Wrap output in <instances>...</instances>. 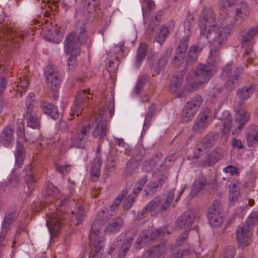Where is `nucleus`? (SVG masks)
<instances>
[{
  "label": "nucleus",
  "instance_id": "13d9d810",
  "mask_svg": "<svg viewBox=\"0 0 258 258\" xmlns=\"http://www.w3.org/2000/svg\"><path fill=\"white\" fill-rule=\"evenodd\" d=\"M188 234V232L187 231H184L180 235L178 238L177 239L175 246H179L184 243L187 237Z\"/></svg>",
  "mask_w": 258,
  "mask_h": 258
},
{
  "label": "nucleus",
  "instance_id": "393cba45",
  "mask_svg": "<svg viewBox=\"0 0 258 258\" xmlns=\"http://www.w3.org/2000/svg\"><path fill=\"white\" fill-rule=\"evenodd\" d=\"M222 157V150L216 148L208 155L206 160L203 163V165L204 166H210L214 165L219 161Z\"/></svg>",
  "mask_w": 258,
  "mask_h": 258
},
{
  "label": "nucleus",
  "instance_id": "20e7f679",
  "mask_svg": "<svg viewBox=\"0 0 258 258\" xmlns=\"http://www.w3.org/2000/svg\"><path fill=\"white\" fill-rule=\"evenodd\" d=\"M103 222L99 219L92 224L90 233L91 250L90 258H101L104 247V239L100 234Z\"/></svg>",
  "mask_w": 258,
  "mask_h": 258
},
{
  "label": "nucleus",
  "instance_id": "79ce46f5",
  "mask_svg": "<svg viewBox=\"0 0 258 258\" xmlns=\"http://www.w3.org/2000/svg\"><path fill=\"white\" fill-rule=\"evenodd\" d=\"M158 204L157 203L156 196L151 200L146 206L144 208L143 211L145 212L149 211L154 212L156 214L160 213L158 209Z\"/></svg>",
  "mask_w": 258,
  "mask_h": 258
},
{
  "label": "nucleus",
  "instance_id": "e2e57ef3",
  "mask_svg": "<svg viewBox=\"0 0 258 258\" xmlns=\"http://www.w3.org/2000/svg\"><path fill=\"white\" fill-rule=\"evenodd\" d=\"M195 82L191 83L190 85L186 86L185 87V90L186 91H187L188 92H193L197 89L198 87L200 85H202L203 84H199V81H196L195 80Z\"/></svg>",
  "mask_w": 258,
  "mask_h": 258
},
{
  "label": "nucleus",
  "instance_id": "5701e85b",
  "mask_svg": "<svg viewBox=\"0 0 258 258\" xmlns=\"http://www.w3.org/2000/svg\"><path fill=\"white\" fill-rule=\"evenodd\" d=\"M183 79L181 77H173L170 84V89L171 93L175 95L176 97H180L182 96V91L181 86Z\"/></svg>",
  "mask_w": 258,
  "mask_h": 258
},
{
  "label": "nucleus",
  "instance_id": "f8f14e48",
  "mask_svg": "<svg viewBox=\"0 0 258 258\" xmlns=\"http://www.w3.org/2000/svg\"><path fill=\"white\" fill-rule=\"evenodd\" d=\"M90 125H84L80 130L70 134L73 143L77 148H84L89 137Z\"/></svg>",
  "mask_w": 258,
  "mask_h": 258
},
{
  "label": "nucleus",
  "instance_id": "4be33fe9",
  "mask_svg": "<svg viewBox=\"0 0 258 258\" xmlns=\"http://www.w3.org/2000/svg\"><path fill=\"white\" fill-rule=\"evenodd\" d=\"M250 116V113L244 109H241L236 112L235 121L237 123V128L239 131H241L244 125L248 121Z\"/></svg>",
  "mask_w": 258,
  "mask_h": 258
},
{
  "label": "nucleus",
  "instance_id": "423d86ee",
  "mask_svg": "<svg viewBox=\"0 0 258 258\" xmlns=\"http://www.w3.org/2000/svg\"><path fill=\"white\" fill-rule=\"evenodd\" d=\"M258 33V27H254L248 31H243L241 34V46L244 51V55L246 57L247 61L251 63L255 57V54L253 51L251 41Z\"/></svg>",
  "mask_w": 258,
  "mask_h": 258
},
{
  "label": "nucleus",
  "instance_id": "603ef678",
  "mask_svg": "<svg viewBox=\"0 0 258 258\" xmlns=\"http://www.w3.org/2000/svg\"><path fill=\"white\" fill-rule=\"evenodd\" d=\"M166 251V246L165 244L162 243L155 248L154 252L157 257H161L165 254Z\"/></svg>",
  "mask_w": 258,
  "mask_h": 258
},
{
  "label": "nucleus",
  "instance_id": "2f4dec72",
  "mask_svg": "<svg viewBox=\"0 0 258 258\" xmlns=\"http://www.w3.org/2000/svg\"><path fill=\"white\" fill-rule=\"evenodd\" d=\"M75 147L70 134L65 137H62L59 141V150L61 153H64L71 148Z\"/></svg>",
  "mask_w": 258,
  "mask_h": 258
},
{
  "label": "nucleus",
  "instance_id": "4468645a",
  "mask_svg": "<svg viewBox=\"0 0 258 258\" xmlns=\"http://www.w3.org/2000/svg\"><path fill=\"white\" fill-rule=\"evenodd\" d=\"M168 233V231L165 227H163L160 229H156L153 230L151 233L150 238L148 237L146 231H143L138 238L135 246L137 249H140L142 247L143 244L148 242L149 239H160Z\"/></svg>",
  "mask_w": 258,
  "mask_h": 258
},
{
  "label": "nucleus",
  "instance_id": "f3484780",
  "mask_svg": "<svg viewBox=\"0 0 258 258\" xmlns=\"http://www.w3.org/2000/svg\"><path fill=\"white\" fill-rule=\"evenodd\" d=\"M62 219L58 212L47 215L46 224L50 232L56 233L58 231L62 225Z\"/></svg>",
  "mask_w": 258,
  "mask_h": 258
},
{
  "label": "nucleus",
  "instance_id": "37998d69",
  "mask_svg": "<svg viewBox=\"0 0 258 258\" xmlns=\"http://www.w3.org/2000/svg\"><path fill=\"white\" fill-rule=\"evenodd\" d=\"M55 166L57 171L61 174H68L71 170V165L67 162L62 164L60 162H56Z\"/></svg>",
  "mask_w": 258,
  "mask_h": 258
},
{
  "label": "nucleus",
  "instance_id": "774afa93",
  "mask_svg": "<svg viewBox=\"0 0 258 258\" xmlns=\"http://www.w3.org/2000/svg\"><path fill=\"white\" fill-rule=\"evenodd\" d=\"M155 166V163L154 161H150L149 162H146L145 163L143 170L146 172H150L151 171L153 168H154Z\"/></svg>",
  "mask_w": 258,
  "mask_h": 258
},
{
  "label": "nucleus",
  "instance_id": "bf43d9fd",
  "mask_svg": "<svg viewBox=\"0 0 258 258\" xmlns=\"http://www.w3.org/2000/svg\"><path fill=\"white\" fill-rule=\"evenodd\" d=\"M148 181V178L147 176H144L142 179L138 181L137 184H138V186L137 189H135L136 190V193L137 195L143 189V186L145 185Z\"/></svg>",
  "mask_w": 258,
  "mask_h": 258
},
{
  "label": "nucleus",
  "instance_id": "de8ad7c7",
  "mask_svg": "<svg viewBox=\"0 0 258 258\" xmlns=\"http://www.w3.org/2000/svg\"><path fill=\"white\" fill-rule=\"evenodd\" d=\"M239 80L238 79V76H232L228 79V81L226 83V87L229 90H232L238 85Z\"/></svg>",
  "mask_w": 258,
  "mask_h": 258
},
{
  "label": "nucleus",
  "instance_id": "8fccbe9b",
  "mask_svg": "<svg viewBox=\"0 0 258 258\" xmlns=\"http://www.w3.org/2000/svg\"><path fill=\"white\" fill-rule=\"evenodd\" d=\"M35 95L33 93H30L26 100V111L28 110H34V102Z\"/></svg>",
  "mask_w": 258,
  "mask_h": 258
},
{
  "label": "nucleus",
  "instance_id": "c03bdc74",
  "mask_svg": "<svg viewBox=\"0 0 258 258\" xmlns=\"http://www.w3.org/2000/svg\"><path fill=\"white\" fill-rule=\"evenodd\" d=\"M189 36L188 33H186V35L184 36L180 41L177 50L186 53V50L188 46Z\"/></svg>",
  "mask_w": 258,
  "mask_h": 258
},
{
  "label": "nucleus",
  "instance_id": "bb28decb",
  "mask_svg": "<svg viewBox=\"0 0 258 258\" xmlns=\"http://www.w3.org/2000/svg\"><path fill=\"white\" fill-rule=\"evenodd\" d=\"M40 107L44 113L50 115L52 118L58 117L57 110L53 104L43 101L41 102Z\"/></svg>",
  "mask_w": 258,
  "mask_h": 258
},
{
  "label": "nucleus",
  "instance_id": "0eeeda50",
  "mask_svg": "<svg viewBox=\"0 0 258 258\" xmlns=\"http://www.w3.org/2000/svg\"><path fill=\"white\" fill-rule=\"evenodd\" d=\"M203 102V98L201 96H196L187 102L183 108L181 121L187 123L191 120L197 112Z\"/></svg>",
  "mask_w": 258,
  "mask_h": 258
},
{
  "label": "nucleus",
  "instance_id": "69168bd1",
  "mask_svg": "<svg viewBox=\"0 0 258 258\" xmlns=\"http://www.w3.org/2000/svg\"><path fill=\"white\" fill-rule=\"evenodd\" d=\"M223 171L229 173L231 175H234L237 173V169L233 166L229 165L224 168Z\"/></svg>",
  "mask_w": 258,
  "mask_h": 258
},
{
  "label": "nucleus",
  "instance_id": "412c9836",
  "mask_svg": "<svg viewBox=\"0 0 258 258\" xmlns=\"http://www.w3.org/2000/svg\"><path fill=\"white\" fill-rule=\"evenodd\" d=\"M14 141V131L11 126L5 127L0 134V143L8 147Z\"/></svg>",
  "mask_w": 258,
  "mask_h": 258
},
{
  "label": "nucleus",
  "instance_id": "2eb2a0df",
  "mask_svg": "<svg viewBox=\"0 0 258 258\" xmlns=\"http://www.w3.org/2000/svg\"><path fill=\"white\" fill-rule=\"evenodd\" d=\"M46 79L49 88L56 91L60 84V74L56 69L48 66L46 71Z\"/></svg>",
  "mask_w": 258,
  "mask_h": 258
},
{
  "label": "nucleus",
  "instance_id": "6e6d98bb",
  "mask_svg": "<svg viewBox=\"0 0 258 258\" xmlns=\"http://www.w3.org/2000/svg\"><path fill=\"white\" fill-rule=\"evenodd\" d=\"M29 83L27 79L25 77L19 78V80L17 83V86L18 88V90L21 91L20 89L23 90H26L29 86Z\"/></svg>",
  "mask_w": 258,
  "mask_h": 258
},
{
  "label": "nucleus",
  "instance_id": "72a5a7b5",
  "mask_svg": "<svg viewBox=\"0 0 258 258\" xmlns=\"http://www.w3.org/2000/svg\"><path fill=\"white\" fill-rule=\"evenodd\" d=\"M198 43L200 46L194 45L190 47L187 58V62H194L197 59L198 55L200 53L202 47L206 43H200L198 42Z\"/></svg>",
  "mask_w": 258,
  "mask_h": 258
},
{
  "label": "nucleus",
  "instance_id": "680f3d73",
  "mask_svg": "<svg viewBox=\"0 0 258 258\" xmlns=\"http://www.w3.org/2000/svg\"><path fill=\"white\" fill-rule=\"evenodd\" d=\"M223 123L224 128L222 130V132L223 134H228L229 133L231 128V120L230 117L227 118L226 120L224 121Z\"/></svg>",
  "mask_w": 258,
  "mask_h": 258
},
{
  "label": "nucleus",
  "instance_id": "6e6552de",
  "mask_svg": "<svg viewBox=\"0 0 258 258\" xmlns=\"http://www.w3.org/2000/svg\"><path fill=\"white\" fill-rule=\"evenodd\" d=\"M93 94L90 89L81 90L78 91L74 101V105L71 108L70 115H76L78 116L82 113L84 106H87V101L92 98Z\"/></svg>",
  "mask_w": 258,
  "mask_h": 258
},
{
  "label": "nucleus",
  "instance_id": "a18cd8bd",
  "mask_svg": "<svg viewBox=\"0 0 258 258\" xmlns=\"http://www.w3.org/2000/svg\"><path fill=\"white\" fill-rule=\"evenodd\" d=\"M173 49L171 48H168L166 51L160 56L158 63L160 67L165 66L168 61V60L172 53Z\"/></svg>",
  "mask_w": 258,
  "mask_h": 258
},
{
  "label": "nucleus",
  "instance_id": "cd10ccee",
  "mask_svg": "<svg viewBox=\"0 0 258 258\" xmlns=\"http://www.w3.org/2000/svg\"><path fill=\"white\" fill-rule=\"evenodd\" d=\"M172 28L163 25L157 31L155 35V41L162 45L169 36V33Z\"/></svg>",
  "mask_w": 258,
  "mask_h": 258
},
{
  "label": "nucleus",
  "instance_id": "9b49d317",
  "mask_svg": "<svg viewBox=\"0 0 258 258\" xmlns=\"http://www.w3.org/2000/svg\"><path fill=\"white\" fill-rule=\"evenodd\" d=\"M43 196L45 199V202L51 204L55 202L57 205L63 206L66 204V199L62 200L59 203L57 201L61 197L59 190L51 184H48L42 191Z\"/></svg>",
  "mask_w": 258,
  "mask_h": 258
},
{
  "label": "nucleus",
  "instance_id": "864d4df0",
  "mask_svg": "<svg viewBox=\"0 0 258 258\" xmlns=\"http://www.w3.org/2000/svg\"><path fill=\"white\" fill-rule=\"evenodd\" d=\"M48 32L49 33V39L53 41L59 40L62 37V34L58 29H55L54 30H50Z\"/></svg>",
  "mask_w": 258,
  "mask_h": 258
},
{
  "label": "nucleus",
  "instance_id": "b1692460",
  "mask_svg": "<svg viewBox=\"0 0 258 258\" xmlns=\"http://www.w3.org/2000/svg\"><path fill=\"white\" fill-rule=\"evenodd\" d=\"M123 224L124 222L121 218H116L107 225L104 230V232L108 234L117 232L123 226Z\"/></svg>",
  "mask_w": 258,
  "mask_h": 258
},
{
  "label": "nucleus",
  "instance_id": "4d7b16f0",
  "mask_svg": "<svg viewBox=\"0 0 258 258\" xmlns=\"http://www.w3.org/2000/svg\"><path fill=\"white\" fill-rule=\"evenodd\" d=\"M189 251L188 250H173L171 254V258H182L185 255L188 254Z\"/></svg>",
  "mask_w": 258,
  "mask_h": 258
},
{
  "label": "nucleus",
  "instance_id": "7c9ffc66",
  "mask_svg": "<svg viewBox=\"0 0 258 258\" xmlns=\"http://www.w3.org/2000/svg\"><path fill=\"white\" fill-rule=\"evenodd\" d=\"M247 142L249 147L258 144V126H253L249 128L247 134Z\"/></svg>",
  "mask_w": 258,
  "mask_h": 258
},
{
  "label": "nucleus",
  "instance_id": "3c124183",
  "mask_svg": "<svg viewBox=\"0 0 258 258\" xmlns=\"http://www.w3.org/2000/svg\"><path fill=\"white\" fill-rule=\"evenodd\" d=\"M235 254V247L233 246H228L225 249L222 258H234Z\"/></svg>",
  "mask_w": 258,
  "mask_h": 258
},
{
  "label": "nucleus",
  "instance_id": "c756f323",
  "mask_svg": "<svg viewBox=\"0 0 258 258\" xmlns=\"http://www.w3.org/2000/svg\"><path fill=\"white\" fill-rule=\"evenodd\" d=\"M214 144L215 141L213 137L207 136L203 138L202 142L197 146L200 151H204L206 153L212 148Z\"/></svg>",
  "mask_w": 258,
  "mask_h": 258
},
{
  "label": "nucleus",
  "instance_id": "a211bd4d",
  "mask_svg": "<svg viewBox=\"0 0 258 258\" xmlns=\"http://www.w3.org/2000/svg\"><path fill=\"white\" fill-rule=\"evenodd\" d=\"M174 197V192L173 190L169 191L166 197L156 196L160 213L166 211L170 207Z\"/></svg>",
  "mask_w": 258,
  "mask_h": 258
},
{
  "label": "nucleus",
  "instance_id": "6ab92c4d",
  "mask_svg": "<svg viewBox=\"0 0 258 258\" xmlns=\"http://www.w3.org/2000/svg\"><path fill=\"white\" fill-rule=\"evenodd\" d=\"M27 125L33 129H39L40 127V118L34 110L26 111L24 114Z\"/></svg>",
  "mask_w": 258,
  "mask_h": 258
},
{
  "label": "nucleus",
  "instance_id": "aec40b11",
  "mask_svg": "<svg viewBox=\"0 0 258 258\" xmlns=\"http://www.w3.org/2000/svg\"><path fill=\"white\" fill-rule=\"evenodd\" d=\"M207 183L206 178L202 175H199L192 185L190 196L193 197L200 194L205 188Z\"/></svg>",
  "mask_w": 258,
  "mask_h": 258
},
{
  "label": "nucleus",
  "instance_id": "0e129e2a",
  "mask_svg": "<svg viewBox=\"0 0 258 258\" xmlns=\"http://www.w3.org/2000/svg\"><path fill=\"white\" fill-rule=\"evenodd\" d=\"M35 182L34 176L32 174H29L27 175L26 179V182L28 186V188L31 190L33 189V183Z\"/></svg>",
  "mask_w": 258,
  "mask_h": 258
},
{
  "label": "nucleus",
  "instance_id": "338daca9",
  "mask_svg": "<svg viewBox=\"0 0 258 258\" xmlns=\"http://www.w3.org/2000/svg\"><path fill=\"white\" fill-rule=\"evenodd\" d=\"M232 63H228L222 70L221 76L223 78L227 77L231 73Z\"/></svg>",
  "mask_w": 258,
  "mask_h": 258
},
{
  "label": "nucleus",
  "instance_id": "49530a36",
  "mask_svg": "<svg viewBox=\"0 0 258 258\" xmlns=\"http://www.w3.org/2000/svg\"><path fill=\"white\" fill-rule=\"evenodd\" d=\"M220 213V202L218 200H215L211 205L208 209V215L218 214Z\"/></svg>",
  "mask_w": 258,
  "mask_h": 258
},
{
  "label": "nucleus",
  "instance_id": "1a4fd4ad",
  "mask_svg": "<svg viewBox=\"0 0 258 258\" xmlns=\"http://www.w3.org/2000/svg\"><path fill=\"white\" fill-rule=\"evenodd\" d=\"M214 116L212 111L208 108L205 109L197 116L192 126L195 133H199L208 127L213 120Z\"/></svg>",
  "mask_w": 258,
  "mask_h": 258
},
{
  "label": "nucleus",
  "instance_id": "ea45409f",
  "mask_svg": "<svg viewBox=\"0 0 258 258\" xmlns=\"http://www.w3.org/2000/svg\"><path fill=\"white\" fill-rule=\"evenodd\" d=\"M133 241V238H129L125 240L122 243L118 253L119 258H124L130 249Z\"/></svg>",
  "mask_w": 258,
  "mask_h": 258
},
{
  "label": "nucleus",
  "instance_id": "f03ea898",
  "mask_svg": "<svg viewBox=\"0 0 258 258\" xmlns=\"http://www.w3.org/2000/svg\"><path fill=\"white\" fill-rule=\"evenodd\" d=\"M103 114L99 113L98 116L91 123L87 125H90V130H92V136L94 138L98 139L99 143L104 141L108 132V121L103 118V115H108L112 117L114 112V99L111 97L108 101L107 104L103 108Z\"/></svg>",
  "mask_w": 258,
  "mask_h": 258
},
{
  "label": "nucleus",
  "instance_id": "c9c22d12",
  "mask_svg": "<svg viewBox=\"0 0 258 258\" xmlns=\"http://www.w3.org/2000/svg\"><path fill=\"white\" fill-rule=\"evenodd\" d=\"M249 15V9L246 4H242L240 7L236 9V14L235 19L237 21H239V23L244 19H246Z\"/></svg>",
  "mask_w": 258,
  "mask_h": 258
},
{
  "label": "nucleus",
  "instance_id": "7ed1b4c3",
  "mask_svg": "<svg viewBox=\"0 0 258 258\" xmlns=\"http://www.w3.org/2000/svg\"><path fill=\"white\" fill-rule=\"evenodd\" d=\"M219 49L211 48L207 64H200L197 67L195 78V80L199 81V84L207 83L217 70L220 62V56L217 52Z\"/></svg>",
  "mask_w": 258,
  "mask_h": 258
},
{
  "label": "nucleus",
  "instance_id": "58836bf2",
  "mask_svg": "<svg viewBox=\"0 0 258 258\" xmlns=\"http://www.w3.org/2000/svg\"><path fill=\"white\" fill-rule=\"evenodd\" d=\"M209 221L213 228H218L221 226L223 223V217L221 214L208 215Z\"/></svg>",
  "mask_w": 258,
  "mask_h": 258
},
{
  "label": "nucleus",
  "instance_id": "a878e982",
  "mask_svg": "<svg viewBox=\"0 0 258 258\" xmlns=\"http://www.w3.org/2000/svg\"><path fill=\"white\" fill-rule=\"evenodd\" d=\"M255 90V86L250 85L237 89L236 95L241 100L244 101L249 99Z\"/></svg>",
  "mask_w": 258,
  "mask_h": 258
},
{
  "label": "nucleus",
  "instance_id": "c85d7f7f",
  "mask_svg": "<svg viewBox=\"0 0 258 258\" xmlns=\"http://www.w3.org/2000/svg\"><path fill=\"white\" fill-rule=\"evenodd\" d=\"M101 162L99 159H95L92 163L91 168V178L93 181H97L100 176Z\"/></svg>",
  "mask_w": 258,
  "mask_h": 258
},
{
  "label": "nucleus",
  "instance_id": "e433bc0d",
  "mask_svg": "<svg viewBox=\"0 0 258 258\" xmlns=\"http://www.w3.org/2000/svg\"><path fill=\"white\" fill-rule=\"evenodd\" d=\"M137 196L136 190H134L130 195H126L123 198L122 207L125 210H128L132 207Z\"/></svg>",
  "mask_w": 258,
  "mask_h": 258
},
{
  "label": "nucleus",
  "instance_id": "39448f33",
  "mask_svg": "<svg viewBox=\"0 0 258 258\" xmlns=\"http://www.w3.org/2000/svg\"><path fill=\"white\" fill-rule=\"evenodd\" d=\"M28 34L27 30L13 28L11 26L0 27V40L8 47L16 46Z\"/></svg>",
  "mask_w": 258,
  "mask_h": 258
},
{
  "label": "nucleus",
  "instance_id": "473e14b6",
  "mask_svg": "<svg viewBox=\"0 0 258 258\" xmlns=\"http://www.w3.org/2000/svg\"><path fill=\"white\" fill-rule=\"evenodd\" d=\"M24 152L25 150L23 144L18 141L15 155L16 158V164L18 167H21L23 164L25 157Z\"/></svg>",
  "mask_w": 258,
  "mask_h": 258
},
{
  "label": "nucleus",
  "instance_id": "ddd939ff",
  "mask_svg": "<svg viewBox=\"0 0 258 258\" xmlns=\"http://www.w3.org/2000/svg\"><path fill=\"white\" fill-rule=\"evenodd\" d=\"M71 34L74 37L72 42V48L78 47L80 49L82 44H84L90 41V38L86 32L85 26L82 23H78L76 25L75 32L69 33L67 37Z\"/></svg>",
  "mask_w": 258,
  "mask_h": 258
},
{
  "label": "nucleus",
  "instance_id": "a19ab883",
  "mask_svg": "<svg viewBox=\"0 0 258 258\" xmlns=\"http://www.w3.org/2000/svg\"><path fill=\"white\" fill-rule=\"evenodd\" d=\"M185 55V53L176 50L175 56L172 60V64L176 68L181 66L184 62Z\"/></svg>",
  "mask_w": 258,
  "mask_h": 258
},
{
  "label": "nucleus",
  "instance_id": "5fc2aeb1",
  "mask_svg": "<svg viewBox=\"0 0 258 258\" xmlns=\"http://www.w3.org/2000/svg\"><path fill=\"white\" fill-rule=\"evenodd\" d=\"M194 17L193 15L188 13L186 19L184 22V27L185 29H186L187 33H188V35L190 34V28L191 26L192 21L194 20Z\"/></svg>",
  "mask_w": 258,
  "mask_h": 258
},
{
  "label": "nucleus",
  "instance_id": "09e8293b",
  "mask_svg": "<svg viewBox=\"0 0 258 258\" xmlns=\"http://www.w3.org/2000/svg\"><path fill=\"white\" fill-rule=\"evenodd\" d=\"M127 193L128 191L127 190H123L121 194L116 198L110 207L112 211H114L117 209L123 200V198H124Z\"/></svg>",
  "mask_w": 258,
  "mask_h": 258
},
{
  "label": "nucleus",
  "instance_id": "f257e3e1",
  "mask_svg": "<svg viewBox=\"0 0 258 258\" xmlns=\"http://www.w3.org/2000/svg\"><path fill=\"white\" fill-rule=\"evenodd\" d=\"M198 26L200 31L199 42L210 43L211 49H220L230 35L228 26H221L215 22V15L211 9H204L199 16Z\"/></svg>",
  "mask_w": 258,
  "mask_h": 258
},
{
  "label": "nucleus",
  "instance_id": "dca6fc26",
  "mask_svg": "<svg viewBox=\"0 0 258 258\" xmlns=\"http://www.w3.org/2000/svg\"><path fill=\"white\" fill-rule=\"evenodd\" d=\"M195 220V216L191 211H186L183 213L177 220L176 226L184 231L189 232L191 225Z\"/></svg>",
  "mask_w": 258,
  "mask_h": 258
},
{
  "label": "nucleus",
  "instance_id": "f704fd0d",
  "mask_svg": "<svg viewBox=\"0 0 258 258\" xmlns=\"http://www.w3.org/2000/svg\"><path fill=\"white\" fill-rule=\"evenodd\" d=\"M139 163L135 159H130L126 163L122 175L125 177L130 176L137 169Z\"/></svg>",
  "mask_w": 258,
  "mask_h": 258
},
{
  "label": "nucleus",
  "instance_id": "4c0bfd02",
  "mask_svg": "<svg viewBox=\"0 0 258 258\" xmlns=\"http://www.w3.org/2000/svg\"><path fill=\"white\" fill-rule=\"evenodd\" d=\"M147 46L146 43H141L138 48L136 56V66L139 67L147 53Z\"/></svg>",
  "mask_w": 258,
  "mask_h": 258
},
{
  "label": "nucleus",
  "instance_id": "052dcab7",
  "mask_svg": "<svg viewBox=\"0 0 258 258\" xmlns=\"http://www.w3.org/2000/svg\"><path fill=\"white\" fill-rule=\"evenodd\" d=\"M11 223H10L8 221H6V220H4L3 226H2V232L1 235L2 236H4L6 234V233L7 232V231L10 230L11 228Z\"/></svg>",
  "mask_w": 258,
  "mask_h": 258
},
{
  "label": "nucleus",
  "instance_id": "9d476101",
  "mask_svg": "<svg viewBox=\"0 0 258 258\" xmlns=\"http://www.w3.org/2000/svg\"><path fill=\"white\" fill-rule=\"evenodd\" d=\"M74 39V37L71 34L66 37L64 43V52L68 54L71 53V56L68 58L67 62L68 69L70 71H73L77 66L76 56L79 55L81 52L80 49L78 47L72 48Z\"/></svg>",
  "mask_w": 258,
  "mask_h": 258
}]
</instances>
